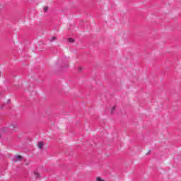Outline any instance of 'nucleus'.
<instances>
[{"label": "nucleus", "mask_w": 181, "mask_h": 181, "mask_svg": "<svg viewBox=\"0 0 181 181\" xmlns=\"http://www.w3.org/2000/svg\"><path fill=\"white\" fill-rule=\"evenodd\" d=\"M22 160V156H16V157L13 159L14 162H18V160Z\"/></svg>", "instance_id": "nucleus-1"}, {"label": "nucleus", "mask_w": 181, "mask_h": 181, "mask_svg": "<svg viewBox=\"0 0 181 181\" xmlns=\"http://www.w3.org/2000/svg\"><path fill=\"white\" fill-rule=\"evenodd\" d=\"M43 146H45V144H44L43 142H42V141H40V142L38 143V148H39L40 149H42V148H43Z\"/></svg>", "instance_id": "nucleus-2"}, {"label": "nucleus", "mask_w": 181, "mask_h": 181, "mask_svg": "<svg viewBox=\"0 0 181 181\" xmlns=\"http://www.w3.org/2000/svg\"><path fill=\"white\" fill-rule=\"evenodd\" d=\"M34 176L35 177H39L40 175H39V173L37 171H34Z\"/></svg>", "instance_id": "nucleus-3"}, {"label": "nucleus", "mask_w": 181, "mask_h": 181, "mask_svg": "<svg viewBox=\"0 0 181 181\" xmlns=\"http://www.w3.org/2000/svg\"><path fill=\"white\" fill-rule=\"evenodd\" d=\"M68 41L70 42L71 43H73V42H74V39L73 38H69Z\"/></svg>", "instance_id": "nucleus-4"}, {"label": "nucleus", "mask_w": 181, "mask_h": 181, "mask_svg": "<svg viewBox=\"0 0 181 181\" xmlns=\"http://www.w3.org/2000/svg\"><path fill=\"white\" fill-rule=\"evenodd\" d=\"M96 180H97V181H104V180H103V178H101V177H98L96 178Z\"/></svg>", "instance_id": "nucleus-5"}, {"label": "nucleus", "mask_w": 181, "mask_h": 181, "mask_svg": "<svg viewBox=\"0 0 181 181\" xmlns=\"http://www.w3.org/2000/svg\"><path fill=\"white\" fill-rule=\"evenodd\" d=\"M44 11H45V12H47V7H45V8H44Z\"/></svg>", "instance_id": "nucleus-6"}, {"label": "nucleus", "mask_w": 181, "mask_h": 181, "mask_svg": "<svg viewBox=\"0 0 181 181\" xmlns=\"http://www.w3.org/2000/svg\"><path fill=\"white\" fill-rule=\"evenodd\" d=\"M114 110H115V106H114V107L112 108V112L114 111Z\"/></svg>", "instance_id": "nucleus-7"}, {"label": "nucleus", "mask_w": 181, "mask_h": 181, "mask_svg": "<svg viewBox=\"0 0 181 181\" xmlns=\"http://www.w3.org/2000/svg\"><path fill=\"white\" fill-rule=\"evenodd\" d=\"M54 39H56L54 37H52V40H54Z\"/></svg>", "instance_id": "nucleus-8"}]
</instances>
